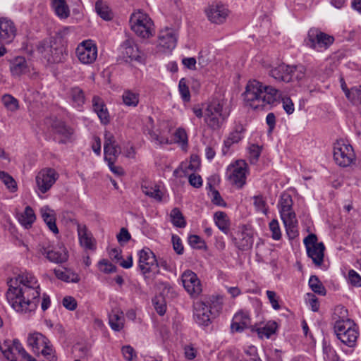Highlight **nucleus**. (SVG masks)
<instances>
[{
  "label": "nucleus",
  "instance_id": "nucleus-21",
  "mask_svg": "<svg viewBox=\"0 0 361 361\" xmlns=\"http://www.w3.org/2000/svg\"><path fill=\"white\" fill-rule=\"evenodd\" d=\"M52 129L54 133L61 137L59 140L61 144H66L73 141L74 130L66 125L65 122L62 121H56L53 123Z\"/></svg>",
  "mask_w": 361,
  "mask_h": 361
},
{
  "label": "nucleus",
  "instance_id": "nucleus-53",
  "mask_svg": "<svg viewBox=\"0 0 361 361\" xmlns=\"http://www.w3.org/2000/svg\"><path fill=\"white\" fill-rule=\"evenodd\" d=\"M262 152V148L257 145L252 144L249 147V159L251 164L257 163Z\"/></svg>",
  "mask_w": 361,
  "mask_h": 361
},
{
  "label": "nucleus",
  "instance_id": "nucleus-9",
  "mask_svg": "<svg viewBox=\"0 0 361 361\" xmlns=\"http://www.w3.org/2000/svg\"><path fill=\"white\" fill-rule=\"evenodd\" d=\"M334 331L337 338L348 347H354L358 338V331L353 320L339 322L334 324Z\"/></svg>",
  "mask_w": 361,
  "mask_h": 361
},
{
  "label": "nucleus",
  "instance_id": "nucleus-34",
  "mask_svg": "<svg viewBox=\"0 0 361 361\" xmlns=\"http://www.w3.org/2000/svg\"><path fill=\"white\" fill-rule=\"evenodd\" d=\"M36 219L34 210L30 206H27L24 212L19 216L20 224L25 228H29Z\"/></svg>",
  "mask_w": 361,
  "mask_h": 361
},
{
  "label": "nucleus",
  "instance_id": "nucleus-25",
  "mask_svg": "<svg viewBox=\"0 0 361 361\" xmlns=\"http://www.w3.org/2000/svg\"><path fill=\"white\" fill-rule=\"evenodd\" d=\"M245 128L241 123L236 124L233 130L231 132L226 140H224L222 149L223 154H226L231 145L238 143L244 137Z\"/></svg>",
  "mask_w": 361,
  "mask_h": 361
},
{
  "label": "nucleus",
  "instance_id": "nucleus-48",
  "mask_svg": "<svg viewBox=\"0 0 361 361\" xmlns=\"http://www.w3.org/2000/svg\"><path fill=\"white\" fill-rule=\"evenodd\" d=\"M2 102L5 107L11 111H15L19 108L18 101L11 94H4L2 97Z\"/></svg>",
  "mask_w": 361,
  "mask_h": 361
},
{
  "label": "nucleus",
  "instance_id": "nucleus-18",
  "mask_svg": "<svg viewBox=\"0 0 361 361\" xmlns=\"http://www.w3.org/2000/svg\"><path fill=\"white\" fill-rule=\"evenodd\" d=\"M66 98L70 104L75 109L81 111L86 102V97L83 90L79 86H73L67 90Z\"/></svg>",
  "mask_w": 361,
  "mask_h": 361
},
{
  "label": "nucleus",
  "instance_id": "nucleus-1",
  "mask_svg": "<svg viewBox=\"0 0 361 361\" xmlns=\"http://www.w3.org/2000/svg\"><path fill=\"white\" fill-rule=\"evenodd\" d=\"M5 298L17 312L32 314L37 310L40 296V286L35 276L23 272L6 279Z\"/></svg>",
  "mask_w": 361,
  "mask_h": 361
},
{
  "label": "nucleus",
  "instance_id": "nucleus-36",
  "mask_svg": "<svg viewBox=\"0 0 361 361\" xmlns=\"http://www.w3.org/2000/svg\"><path fill=\"white\" fill-rule=\"evenodd\" d=\"M51 6L56 16L60 18L65 19L69 16L70 11L66 0H51Z\"/></svg>",
  "mask_w": 361,
  "mask_h": 361
},
{
  "label": "nucleus",
  "instance_id": "nucleus-43",
  "mask_svg": "<svg viewBox=\"0 0 361 361\" xmlns=\"http://www.w3.org/2000/svg\"><path fill=\"white\" fill-rule=\"evenodd\" d=\"M333 320L334 321V324H337L339 322H346L351 319L348 318V310L343 305H338L334 309Z\"/></svg>",
  "mask_w": 361,
  "mask_h": 361
},
{
  "label": "nucleus",
  "instance_id": "nucleus-31",
  "mask_svg": "<svg viewBox=\"0 0 361 361\" xmlns=\"http://www.w3.org/2000/svg\"><path fill=\"white\" fill-rule=\"evenodd\" d=\"M123 312L118 309L113 310L109 316V324L115 331H120L124 326Z\"/></svg>",
  "mask_w": 361,
  "mask_h": 361
},
{
  "label": "nucleus",
  "instance_id": "nucleus-61",
  "mask_svg": "<svg viewBox=\"0 0 361 361\" xmlns=\"http://www.w3.org/2000/svg\"><path fill=\"white\" fill-rule=\"evenodd\" d=\"M100 269L104 273H113L116 270V266L108 262L106 259H102L99 262Z\"/></svg>",
  "mask_w": 361,
  "mask_h": 361
},
{
  "label": "nucleus",
  "instance_id": "nucleus-56",
  "mask_svg": "<svg viewBox=\"0 0 361 361\" xmlns=\"http://www.w3.org/2000/svg\"><path fill=\"white\" fill-rule=\"evenodd\" d=\"M254 199V206L257 212H260L263 214H267V203L265 200L263 198L262 195L255 196Z\"/></svg>",
  "mask_w": 361,
  "mask_h": 361
},
{
  "label": "nucleus",
  "instance_id": "nucleus-42",
  "mask_svg": "<svg viewBox=\"0 0 361 361\" xmlns=\"http://www.w3.org/2000/svg\"><path fill=\"white\" fill-rule=\"evenodd\" d=\"M171 221L173 225L178 228H184L186 226V221L184 216L178 208H173L170 213Z\"/></svg>",
  "mask_w": 361,
  "mask_h": 361
},
{
  "label": "nucleus",
  "instance_id": "nucleus-63",
  "mask_svg": "<svg viewBox=\"0 0 361 361\" xmlns=\"http://www.w3.org/2000/svg\"><path fill=\"white\" fill-rule=\"evenodd\" d=\"M63 305L68 310L73 311L77 307V302L75 299L71 296L63 298L62 301Z\"/></svg>",
  "mask_w": 361,
  "mask_h": 361
},
{
  "label": "nucleus",
  "instance_id": "nucleus-14",
  "mask_svg": "<svg viewBox=\"0 0 361 361\" xmlns=\"http://www.w3.org/2000/svg\"><path fill=\"white\" fill-rule=\"evenodd\" d=\"M141 55L142 52L133 38L128 37L120 45L119 58L124 62L130 63L133 61L140 62Z\"/></svg>",
  "mask_w": 361,
  "mask_h": 361
},
{
  "label": "nucleus",
  "instance_id": "nucleus-58",
  "mask_svg": "<svg viewBox=\"0 0 361 361\" xmlns=\"http://www.w3.org/2000/svg\"><path fill=\"white\" fill-rule=\"evenodd\" d=\"M147 134L149 135V139L152 142H154L157 145L168 144L169 140L166 137L159 136L152 130L149 129Z\"/></svg>",
  "mask_w": 361,
  "mask_h": 361
},
{
  "label": "nucleus",
  "instance_id": "nucleus-27",
  "mask_svg": "<svg viewBox=\"0 0 361 361\" xmlns=\"http://www.w3.org/2000/svg\"><path fill=\"white\" fill-rule=\"evenodd\" d=\"M78 233L80 244L85 249L94 250L96 245L92 234L89 232L85 226H78Z\"/></svg>",
  "mask_w": 361,
  "mask_h": 361
},
{
  "label": "nucleus",
  "instance_id": "nucleus-39",
  "mask_svg": "<svg viewBox=\"0 0 361 361\" xmlns=\"http://www.w3.org/2000/svg\"><path fill=\"white\" fill-rule=\"evenodd\" d=\"M282 221L286 227L287 235L290 239H293L298 236V232L297 230V219L295 218H286L282 219Z\"/></svg>",
  "mask_w": 361,
  "mask_h": 361
},
{
  "label": "nucleus",
  "instance_id": "nucleus-10",
  "mask_svg": "<svg viewBox=\"0 0 361 361\" xmlns=\"http://www.w3.org/2000/svg\"><path fill=\"white\" fill-rule=\"evenodd\" d=\"M356 159L353 147L343 140H338L334 145V159L341 167L350 166Z\"/></svg>",
  "mask_w": 361,
  "mask_h": 361
},
{
  "label": "nucleus",
  "instance_id": "nucleus-49",
  "mask_svg": "<svg viewBox=\"0 0 361 361\" xmlns=\"http://www.w3.org/2000/svg\"><path fill=\"white\" fill-rule=\"evenodd\" d=\"M341 87L342 90L344 92L345 97L351 102H355L357 94L354 91V90H360V86L353 87L350 90H349L347 87V85L343 78H341Z\"/></svg>",
  "mask_w": 361,
  "mask_h": 361
},
{
  "label": "nucleus",
  "instance_id": "nucleus-41",
  "mask_svg": "<svg viewBox=\"0 0 361 361\" xmlns=\"http://www.w3.org/2000/svg\"><path fill=\"white\" fill-rule=\"evenodd\" d=\"M309 286L311 290L320 295L324 296L326 294V290L319 278L315 275H312L308 282Z\"/></svg>",
  "mask_w": 361,
  "mask_h": 361
},
{
  "label": "nucleus",
  "instance_id": "nucleus-35",
  "mask_svg": "<svg viewBox=\"0 0 361 361\" xmlns=\"http://www.w3.org/2000/svg\"><path fill=\"white\" fill-rule=\"evenodd\" d=\"M216 226L225 234L229 232L230 222L227 214L224 212H216L214 215Z\"/></svg>",
  "mask_w": 361,
  "mask_h": 361
},
{
  "label": "nucleus",
  "instance_id": "nucleus-13",
  "mask_svg": "<svg viewBox=\"0 0 361 361\" xmlns=\"http://www.w3.org/2000/svg\"><path fill=\"white\" fill-rule=\"evenodd\" d=\"M334 41V37L317 28H311L307 33L306 44L317 51H322L328 49L333 44Z\"/></svg>",
  "mask_w": 361,
  "mask_h": 361
},
{
  "label": "nucleus",
  "instance_id": "nucleus-22",
  "mask_svg": "<svg viewBox=\"0 0 361 361\" xmlns=\"http://www.w3.org/2000/svg\"><path fill=\"white\" fill-rule=\"evenodd\" d=\"M177 37V32L174 29L166 27L159 32V44L164 49L172 50L176 46Z\"/></svg>",
  "mask_w": 361,
  "mask_h": 361
},
{
  "label": "nucleus",
  "instance_id": "nucleus-51",
  "mask_svg": "<svg viewBox=\"0 0 361 361\" xmlns=\"http://www.w3.org/2000/svg\"><path fill=\"white\" fill-rule=\"evenodd\" d=\"M178 90L180 97L184 102H188L190 100V93L185 78H181L180 80L178 83Z\"/></svg>",
  "mask_w": 361,
  "mask_h": 361
},
{
  "label": "nucleus",
  "instance_id": "nucleus-40",
  "mask_svg": "<svg viewBox=\"0 0 361 361\" xmlns=\"http://www.w3.org/2000/svg\"><path fill=\"white\" fill-rule=\"evenodd\" d=\"M104 160L108 164H112V162H116L121 152V147L119 145L106 147L104 148Z\"/></svg>",
  "mask_w": 361,
  "mask_h": 361
},
{
  "label": "nucleus",
  "instance_id": "nucleus-37",
  "mask_svg": "<svg viewBox=\"0 0 361 361\" xmlns=\"http://www.w3.org/2000/svg\"><path fill=\"white\" fill-rule=\"evenodd\" d=\"M277 326V323L276 322L269 321L263 327L256 328L255 329H253V331H257L259 337H266L267 338H269L276 332Z\"/></svg>",
  "mask_w": 361,
  "mask_h": 361
},
{
  "label": "nucleus",
  "instance_id": "nucleus-64",
  "mask_svg": "<svg viewBox=\"0 0 361 361\" xmlns=\"http://www.w3.org/2000/svg\"><path fill=\"white\" fill-rule=\"evenodd\" d=\"M303 243L306 250H308V247H313L319 245V243L317 242V237L315 234L313 233L309 234L307 237H305Z\"/></svg>",
  "mask_w": 361,
  "mask_h": 361
},
{
  "label": "nucleus",
  "instance_id": "nucleus-5",
  "mask_svg": "<svg viewBox=\"0 0 361 361\" xmlns=\"http://www.w3.org/2000/svg\"><path fill=\"white\" fill-rule=\"evenodd\" d=\"M228 116L229 112L224 109L223 104L219 100L211 102L204 113L205 123L213 130L220 129Z\"/></svg>",
  "mask_w": 361,
  "mask_h": 361
},
{
  "label": "nucleus",
  "instance_id": "nucleus-44",
  "mask_svg": "<svg viewBox=\"0 0 361 361\" xmlns=\"http://www.w3.org/2000/svg\"><path fill=\"white\" fill-rule=\"evenodd\" d=\"M95 10L97 14L104 20H109L111 18V13L109 6L102 0H97L95 3Z\"/></svg>",
  "mask_w": 361,
  "mask_h": 361
},
{
  "label": "nucleus",
  "instance_id": "nucleus-16",
  "mask_svg": "<svg viewBox=\"0 0 361 361\" xmlns=\"http://www.w3.org/2000/svg\"><path fill=\"white\" fill-rule=\"evenodd\" d=\"M185 290L192 298L197 297L202 292V285L197 274L191 270L185 271L181 276Z\"/></svg>",
  "mask_w": 361,
  "mask_h": 361
},
{
  "label": "nucleus",
  "instance_id": "nucleus-8",
  "mask_svg": "<svg viewBox=\"0 0 361 361\" xmlns=\"http://www.w3.org/2000/svg\"><path fill=\"white\" fill-rule=\"evenodd\" d=\"M138 267L145 277H154L159 274L158 260L148 247L138 252Z\"/></svg>",
  "mask_w": 361,
  "mask_h": 361
},
{
  "label": "nucleus",
  "instance_id": "nucleus-50",
  "mask_svg": "<svg viewBox=\"0 0 361 361\" xmlns=\"http://www.w3.org/2000/svg\"><path fill=\"white\" fill-rule=\"evenodd\" d=\"M324 359L326 361H336L338 356L334 348L326 342L323 343Z\"/></svg>",
  "mask_w": 361,
  "mask_h": 361
},
{
  "label": "nucleus",
  "instance_id": "nucleus-28",
  "mask_svg": "<svg viewBox=\"0 0 361 361\" xmlns=\"http://www.w3.org/2000/svg\"><path fill=\"white\" fill-rule=\"evenodd\" d=\"M306 250L307 256L312 259L315 266L320 267L323 264L325 246L322 242L313 247H308Z\"/></svg>",
  "mask_w": 361,
  "mask_h": 361
},
{
  "label": "nucleus",
  "instance_id": "nucleus-55",
  "mask_svg": "<svg viewBox=\"0 0 361 361\" xmlns=\"http://www.w3.org/2000/svg\"><path fill=\"white\" fill-rule=\"evenodd\" d=\"M188 243L195 249H203L206 247L204 240L197 235H191L188 238Z\"/></svg>",
  "mask_w": 361,
  "mask_h": 361
},
{
  "label": "nucleus",
  "instance_id": "nucleus-52",
  "mask_svg": "<svg viewBox=\"0 0 361 361\" xmlns=\"http://www.w3.org/2000/svg\"><path fill=\"white\" fill-rule=\"evenodd\" d=\"M123 356L126 361H137V356L134 348L129 345H124L121 348Z\"/></svg>",
  "mask_w": 361,
  "mask_h": 361
},
{
  "label": "nucleus",
  "instance_id": "nucleus-4",
  "mask_svg": "<svg viewBox=\"0 0 361 361\" xmlns=\"http://www.w3.org/2000/svg\"><path fill=\"white\" fill-rule=\"evenodd\" d=\"M37 51L48 63H60L65 60L67 51L54 37L44 39L38 42Z\"/></svg>",
  "mask_w": 361,
  "mask_h": 361
},
{
  "label": "nucleus",
  "instance_id": "nucleus-46",
  "mask_svg": "<svg viewBox=\"0 0 361 361\" xmlns=\"http://www.w3.org/2000/svg\"><path fill=\"white\" fill-rule=\"evenodd\" d=\"M141 188L142 192L147 196L154 198L159 202L161 201L162 192L157 186L150 188L149 185H142Z\"/></svg>",
  "mask_w": 361,
  "mask_h": 361
},
{
  "label": "nucleus",
  "instance_id": "nucleus-24",
  "mask_svg": "<svg viewBox=\"0 0 361 361\" xmlns=\"http://www.w3.org/2000/svg\"><path fill=\"white\" fill-rule=\"evenodd\" d=\"M293 201L288 193H283L279 202V212L281 219L286 218H295V213L293 209Z\"/></svg>",
  "mask_w": 361,
  "mask_h": 361
},
{
  "label": "nucleus",
  "instance_id": "nucleus-26",
  "mask_svg": "<svg viewBox=\"0 0 361 361\" xmlns=\"http://www.w3.org/2000/svg\"><path fill=\"white\" fill-rule=\"evenodd\" d=\"M232 240L235 247L240 250H248L253 245L252 234L247 230H243L238 233V237H232Z\"/></svg>",
  "mask_w": 361,
  "mask_h": 361
},
{
  "label": "nucleus",
  "instance_id": "nucleus-7",
  "mask_svg": "<svg viewBox=\"0 0 361 361\" xmlns=\"http://www.w3.org/2000/svg\"><path fill=\"white\" fill-rule=\"evenodd\" d=\"M132 30L139 37L149 38L153 35L154 23L145 13L137 11L133 13L130 18Z\"/></svg>",
  "mask_w": 361,
  "mask_h": 361
},
{
  "label": "nucleus",
  "instance_id": "nucleus-47",
  "mask_svg": "<svg viewBox=\"0 0 361 361\" xmlns=\"http://www.w3.org/2000/svg\"><path fill=\"white\" fill-rule=\"evenodd\" d=\"M0 179L11 192L17 190V183L14 178L5 171H0Z\"/></svg>",
  "mask_w": 361,
  "mask_h": 361
},
{
  "label": "nucleus",
  "instance_id": "nucleus-59",
  "mask_svg": "<svg viewBox=\"0 0 361 361\" xmlns=\"http://www.w3.org/2000/svg\"><path fill=\"white\" fill-rule=\"evenodd\" d=\"M173 247L174 251L178 255H182L184 252V247L180 237L176 235H173L171 238Z\"/></svg>",
  "mask_w": 361,
  "mask_h": 361
},
{
  "label": "nucleus",
  "instance_id": "nucleus-45",
  "mask_svg": "<svg viewBox=\"0 0 361 361\" xmlns=\"http://www.w3.org/2000/svg\"><path fill=\"white\" fill-rule=\"evenodd\" d=\"M292 68L293 81L295 80L300 82L305 80L306 78L310 77V71H307L305 66L300 65L292 66Z\"/></svg>",
  "mask_w": 361,
  "mask_h": 361
},
{
  "label": "nucleus",
  "instance_id": "nucleus-29",
  "mask_svg": "<svg viewBox=\"0 0 361 361\" xmlns=\"http://www.w3.org/2000/svg\"><path fill=\"white\" fill-rule=\"evenodd\" d=\"M41 252L44 255L50 262L54 263H63L68 259V254L65 249L60 248V250H48L43 247Z\"/></svg>",
  "mask_w": 361,
  "mask_h": 361
},
{
  "label": "nucleus",
  "instance_id": "nucleus-6",
  "mask_svg": "<svg viewBox=\"0 0 361 361\" xmlns=\"http://www.w3.org/2000/svg\"><path fill=\"white\" fill-rule=\"evenodd\" d=\"M27 342L35 355L42 354L44 356V361H57V357L50 341L41 333L29 334Z\"/></svg>",
  "mask_w": 361,
  "mask_h": 361
},
{
  "label": "nucleus",
  "instance_id": "nucleus-19",
  "mask_svg": "<svg viewBox=\"0 0 361 361\" xmlns=\"http://www.w3.org/2000/svg\"><path fill=\"white\" fill-rule=\"evenodd\" d=\"M208 19L213 23H223L228 14V10L226 6L221 4H214L206 10Z\"/></svg>",
  "mask_w": 361,
  "mask_h": 361
},
{
  "label": "nucleus",
  "instance_id": "nucleus-30",
  "mask_svg": "<svg viewBox=\"0 0 361 361\" xmlns=\"http://www.w3.org/2000/svg\"><path fill=\"white\" fill-rule=\"evenodd\" d=\"M10 71L13 76H20L27 73L29 68L26 59L21 56L15 58L11 62Z\"/></svg>",
  "mask_w": 361,
  "mask_h": 361
},
{
  "label": "nucleus",
  "instance_id": "nucleus-54",
  "mask_svg": "<svg viewBox=\"0 0 361 361\" xmlns=\"http://www.w3.org/2000/svg\"><path fill=\"white\" fill-rule=\"evenodd\" d=\"M233 318L237 322L241 324L240 325H243L247 329L251 326L250 316L246 312H239L234 315Z\"/></svg>",
  "mask_w": 361,
  "mask_h": 361
},
{
  "label": "nucleus",
  "instance_id": "nucleus-15",
  "mask_svg": "<svg viewBox=\"0 0 361 361\" xmlns=\"http://www.w3.org/2000/svg\"><path fill=\"white\" fill-rule=\"evenodd\" d=\"M75 54L82 63L91 64L97 57V45L90 39L82 41L78 45Z\"/></svg>",
  "mask_w": 361,
  "mask_h": 361
},
{
  "label": "nucleus",
  "instance_id": "nucleus-32",
  "mask_svg": "<svg viewBox=\"0 0 361 361\" xmlns=\"http://www.w3.org/2000/svg\"><path fill=\"white\" fill-rule=\"evenodd\" d=\"M40 212L44 221L47 225L49 230L54 233H58L59 229L56 224V217L54 210L45 206L41 208Z\"/></svg>",
  "mask_w": 361,
  "mask_h": 361
},
{
  "label": "nucleus",
  "instance_id": "nucleus-12",
  "mask_svg": "<svg viewBox=\"0 0 361 361\" xmlns=\"http://www.w3.org/2000/svg\"><path fill=\"white\" fill-rule=\"evenodd\" d=\"M248 166L245 161L240 159L227 168V177L233 185L242 188L246 183Z\"/></svg>",
  "mask_w": 361,
  "mask_h": 361
},
{
  "label": "nucleus",
  "instance_id": "nucleus-17",
  "mask_svg": "<svg viewBox=\"0 0 361 361\" xmlns=\"http://www.w3.org/2000/svg\"><path fill=\"white\" fill-rule=\"evenodd\" d=\"M59 178V173L51 168L42 169L36 176V183L42 193L47 192Z\"/></svg>",
  "mask_w": 361,
  "mask_h": 361
},
{
  "label": "nucleus",
  "instance_id": "nucleus-11",
  "mask_svg": "<svg viewBox=\"0 0 361 361\" xmlns=\"http://www.w3.org/2000/svg\"><path fill=\"white\" fill-rule=\"evenodd\" d=\"M0 350L8 361H22L20 357L27 361H37L26 352L18 339H14L12 343L6 341L4 345L0 347Z\"/></svg>",
  "mask_w": 361,
  "mask_h": 361
},
{
  "label": "nucleus",
  "instance_id": "nucleus-33",
  "mask_svg": "<svg viewBox=\"0 0 361 361\" xmlns=\"http://www.w3.org/2000/svg\"><path fill=\"white\" fill-rule=\"evenodd\" d=\"M54 274L57 279L67 283H78L80 277L78 274L66 268L55 269Z\"/></svg>",
  "mask_w": 361,
  "mask_h": 361
},
{
  "label": "nucleus",
  "instance_id": "nucleus-60",
  "mask_svg": "<svg viewBox=\"0 0 361 361\" xmlns=\"http://www.w3.org/2000/svg\"><path fill=\"white\" fill-rule=\"evenodd\" d=\"M348 281L353 286L361 287V276L353 269L348 272Z\"/></svg>",
  "mask_w": 361,
  "mask_h": 361
},
{
  "label": "nucleus",
  "instance_id": "nucleus-3",
  "mask_svg": "<svg viewBox=\"0 0 361 361\" xmlns=\"http://www.w3.org/2000/svg\"><path fill=\"white\" fill-rule=\"evenodd\" d=\"M222 309V302L216 297L206 301L197 302L194 305V319L197 324L208 326Z\"/></svg>",
  "mask_w": 361,
  "mask_h": 361
},
{
  "label": "nucleus",
  "instance_id": "nucleus-62",
  "mask_svg": "<svg viewBox=\"0 0 361 361\" xmlns=\"http://www.w3.org/2000/svg\"><path fill=\"white\" fill-rule=\"evenodd\" d=\"M175 138L177 142L183 145L188 144V135L185 130L183 128H178L175 133Z\"/></svg>",
  "mask_w": 361,
  "mask_h": 361
},
{
  "label": "nucleus",
  "instance_id": "nucleus-2",
  "mask_svg": "<svg viewBox=\"0 0 361 361\" xmlns=\"http://www.w3.org/2000/svg\"><path fill=\"white\" fill-rule=\"evenodd\" d=\"M278 93L276 88L253 80L249 81L246 86L244 92L245 101L255 110L263 109L276 101Z\"/></svg>",
  "mask_w": 361,
  "mask_h": 361
},
{
  "label": "nucleus",
  "instance_id": "nucleus-23",
  "mask_svg": "<svg viewBox=\"0 0 361 361\" xmlns=\"http://www.w3.org/2000/svg\"><path fill=\"white\" fill-rule=\"evenodd\" d=\"M293 68L284 63L271 68L269 75L277 81L289 82L293 81Z\"/></svg>",
  "mask_w": 361,
  "mask_h": 361
},
{
  "label": "nucleus",
  "instance_id": "nucleus-20",
  "mask_svg": "<svg viewBox=\"0 0 361 361\" xmlns=\"http://www.w3.org/2000/svg\"><path fill=\"white\" fill-rule=\"evenodd\" d=\"M16 28L13 21L7 18H0V42L10 43L15 38Z\"/></svg>",
  "mask_w": 361,
  "mask_h": 361
},
{
  "label": "nucleus",
  "instance_id": "nucleus-38",
  "mask_svg": "<svg viewBox=\"0 0 361 361\" xmlns=\"http://www.w3.org/2000/svg\"><path fill=\"white\" fill-rule=\"evenodd\" d=\"M123 102L126 106L135 107L140 100V94L137 92L126 90L122 95Z\"/></svg>",
  "mask_w": 361,
  "mask_h": 361
},
{
  "label": "nucleus",
  "instance_id": "nucleus-57",
  "mask_svg": "<svg viewBox=\"0 0 361 361\" xmlns=\"http://www.w3.org/2000/svg\"><path fill=\"white\" fill-rule=\"evenodd\" d=\"M269 229L271 231V237L274 240H279L281 238L279 224L277 220L273 219L269 223Z\"/></svg>",
  "mask_w": 361,
  "mask_h": 361
}]
</instances>
